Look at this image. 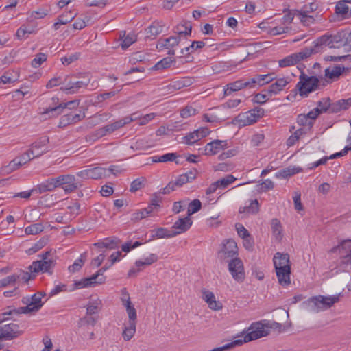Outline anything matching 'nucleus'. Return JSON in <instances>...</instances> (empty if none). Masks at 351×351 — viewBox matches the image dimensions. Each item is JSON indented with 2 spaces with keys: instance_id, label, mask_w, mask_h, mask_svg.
Segmentation results:
<instances>
[{
  "instance_id": "f257e3e1",
  "label": "nucleus",
  "mask_w": 351,
  "mask_h": 351,
  "mask_svg": "<svg viewBox=\"0 0 351 351\" xmlns=\"http://www.w3.org/2000/svg\"><path fill=\"white\" fill-rule=\"evenodd\" d=\"M278 282L285 286L290 284L291 263L288 254L277 252L273 258Z\"/></svg>"
},
{
  "instance_id": "f03ea898",
  "label": "nucleus",
  "mask_w": 351,
  "mask_h": 351,
  "mask_svg": "<svg viewBox=\"0 0 351 351\" xmlns=\"http://www.w3.org/2000/svg\"><path fill=\"white\" fill-rule=\"evenodd\" d=\"M45 295L44 292H37L32 295L31 298H24L23 299V304H26L27 306L19 308H12L8 306L7 310L3 314L5 317V315H19L23 313H29L32 312H37L43 306V302L42 298Z\"/></svg>"
},
{
  "instance_id": "7ed1b4c3",
  "label": "nucleus",
  "mask_w": 351,
  "mask_h": 351,
  "mask_svg": "<svg viewBox=\"0 0 351 351\" xmlns=\"http://www.w3.org/2000/svg\"><path fill=\"white\" fill-rule=\"evenodd\" d=\"M319 86V80L317 77L309 76L301 72L299 82L296 84V88L301 97H307L311 93L317 90Z\"/></svg>"
},
{
  "instance_id": "20e7f679",
  "label": "nucleus",
  "mask_w": 351,
  "mask_h": 351,
  "mask_svg": "<svg viewBox=\"0 0 351 351\" xmlns=\"http://www.w3.org/2000/svg\"><path fill=\"white\" fill-rule=\"evenodd\" d=\"M341 293L334 295H317L308 300V304L312 311L315 312L325 311L330 308L340 300Z\"/></svg>"
},
{
  "instance_id": "39448f33",
  "label": "nucleus",
  "mask_w": 351,
  "mask_h": 351,
  "mask_svg": "<svg viewBox=\"0 0 351 351\" xmlns=\"http://www.w3.org/2000/svg\"><path fill=\"white\" fill-rule=\"evenodd\" d=\"M38 147L40 148L41 145L39 143H32L31 145V148L23 153L21 156L16 157L14 158L8 165V167L12 171H14L18 169L20 167L23 165L27 163L34 158H38L42 156L43 154L47 152V150L45 149L40 152H36L35 151V148Z\"/></svg>"
},
{
  "instance_id": "423d86ee",
  "label": "nucleus",
  "mask_w": 351,
  "mask_h": 351,
  "mask_svg": "<svg viewBox=\"0 0 351 351\" xmlns=\"http://www.w3.org/2000/svg\"><path fill=\"white\" fill-rule=\"evenodd\" d=\"M269 328L270 327L267 324H263L260 322L253 323L249 327L247 333L245 335L243 338L237 339V341H241V345H242L243 343L250 342L261 337H265L269 332Z\"/></svg>"
},
{
  "instance_id": "0eeeda50",
  "label": "nucleus",
  "mask_w": 351,
  "mask_h": 351,
  "mask_svg": "<svg viewBox=\"0 0 351 351\" xmlns=\"http://www.w3.org/2000/svg\"><path fill=\"white\" fill-rule=\"evenodd\" d=\"M2 313L0 315V339L10 340L17 337L21 334L19 330V326L14 323L3 324L8 317V315L3 316ZM2 349V345L0 344V350Z\"/></svg>"
},
{
  "instance_id": "6e6552de",
  "label": "nucleus",
  "mask_w": 351,
  "mask_h": 351,
  "mask_svg": "<svg viewBox=\"0 0 351 351\" xmlns=\"http://www.w3.org/2000/svg\"><path fill=\"white\" fill-rule=\"evenodd\" d=\"M226 262L228 263V271L232 278L238 282H243L245 274L242 260L238 256H236L230 260H227Z\"/></svg>"
},
{
  "instance_id": "1a4fd4ad",
  "label": "nucleus",
  "mask_w": 351,
  "mask_h": 351,
  "mask_svg": "<svg viewBox=\"0 0 351 351\" xmlns=\"http://www.w3.org/2000/svg\"><path fill=\"white\" fill-rule=\"evenodd\" d=\"M264 115V110L261 108H255L252 110L239 114L237 121L240 126H246L256 123Z\"/></svg>"
},
{
  "instance_id": "9d476101",
  "label": "nucleus",
  "mask_w": 351,
  "mask_h": 351,
  "mask_svg": "<svg viewBox=\"0 0 351 351\" xmlns=\"http://www.w3.org/2000/svg\"><path fill=\"white\" fill-rule=\"evenodd\" d=\"M313 53V50L310 49H305L300 52L292 53L283 59L278 61L280 67L284 68L291 66L296 64L300 61L306 58Z\"/></svg>"
},
{
  "instance_id": "9b49d317",
  "label": "nucleus",
  "mask_w": 351,
  "mask_h": 351,
  "mask_svg": "<svg viewBox=\"0 0 351 351\" xmlns=\"http://www.w3.org/2000/svg\"><path fill=\"white\" fill-rule=\"evenodd\" d=\"M229 147L226 140H214L204 146L202 153L206 156H213Z\"/></svg>"
},
{
  "instance_id": "f8f14e48",
  "label": "nucleus",
  "mask_w": 351,
  "mask_h": 351,
  "mask_svg": "<svg viewBox=\"0 0 351 351\" xmlns=\"http://www.w3.org/2000/svg\"><path fill=\"white\" fill-rule=\"evenodd\" d=\"M80 101L78 100H73L69 101L68 102H62L58 106H53V107H48L45 109V110L43 112V114H48L49 113H52L53 116H58V114H61L63 109L65 108H69V109H73L77 108L79 106Z\"/></svg>"
},
{
  "instance_id": "ddd939ff",
  "label": "nucleus",
  "mask_w": 351,
  "mask_h": 351,
  "mask_svg": "<svg viewBox=\"0 0 351 351\" xmlns=\"http://www.w3.org/2000/svg\"><path fill=\"white\" fill-rule=\"evenodd\" d=\"M219 254L221 258L226 261L237 256L238 248L237 243L232 239L226 241L223 243V247Z\"/></svg>"
},
{
  "instance_id": "4468645a",
  "label": "nucleus",
  "mask_w": 351,
  "mask_h": 351,
  "mask_svg": "<svg viewBox=\"0 0 351 351\" xmlns=\"http://www.w3.org/2000/svg\"><path fill=\"white\" fill-rule=\"evenodd\" d=\"M56 178H49L32 189V191L39 194L52 191L59 187Z\"/></svg>"
},
{
  "instance_id": "2eb2a0df",
  "label": "nucleus",
  "mask_w": 351,
  "mask_h": 351,
  "mask_svg": "<svg viewBox=\"0 0 351 351\" xmlns=\"http://www.w3.org/2000/svg\"><path fill=\"white\" fill-rule=\"evenodd\" d=\"M339 36L337 35H324L316 40L315 46H325L329 48L339 47L341 44Z\"/></svg>"
},
{
  "instance_id": "dca6fc26",
  "label": "nucleus",
  "mask_w": 351,
  "mask_h": 351,
  "mask_svg": "<svg viewBox=\"0 0 351 351\" xmlns=\"http://www.w3.org/2000/svg\"><path fill=\"white\" fill-rule=\"evenodd\" d=\"M54 266V262L53 260L47 261H34L31 265L29 266L28 269L29 272L38 273L42 272H50L51 269Z\"/></svg>"
},
{
  "instance_id": "f3484780",
  "label": "nucleus",
  "mask_w": 351,
  "mask_h": 351,
  "mask_svg": "<svg viewBox=\"0 0 351 351\" xmlns=\"http://www.w3.org/2000/svg\"><path fill=\"white\" fill-rule=\"evenodd\" d=\"M85 118V113L81 111L79 113L70 112L62 116L60 119L59 125L66 127L70 124L76 123Z\"/></svg>"
},
{
  "instance_id": "a211bd4d",
  "label": "nucleus",
  "mask_w": 351,
  "mask_h": 351,
  "mask_svg": "<svg viewBox=\"0 0 351 351\" xmlns=\"http://www.w3.org/2000/svg\"><path fill=\"white\" fill-rule=\"evenodd\" d=\"M274 83L271 84L269 87V92L271 95H277L280 91L283 90L285 87L292 81V79L289 76L282 77L276 78Z\"/></svg>"
},
{
  "instance_id": "6ab92c4d",
  "label": "nucleus",
  "mask_w": 351,
  "mask_h": 351,
  "mask_svg": "<svg viewBox=\"0 0 351 351\" xmlns=\"http://www.w3.org/2000/svg\"><path fill=\"white\" fill-rule=\"evenodd\" d=\"M106 277H101L96 280V276H91L89 278H85L80 280L75 281L74 288L80 289L85 287H93L96 285L102 284L105 282Z\"/></svg>"
},
{
  "instance_id": "aec40b11",
  "label": "nucleus",
  "mask_w": 351,
  "mask_h": 351,
  "mask_svg": "<svg viewBox=\"0 0 351 351\" xmlns=\"http://www.w3.org/2000/svg\"><path fill=\"white\" fill-rule=\"evenodd\" d=\"M176 45V37L170 36L167 38L158 40L156 48L159 51L167 50L168 54H174V46Z\"/></svg>"
},
{
  "instance_id": "412c9836",
  "label": "nucleus",
  "mask_w": 351,
  "mask_h": 351,
  "mask_svg": "<svg viewBox=\"0 0 351 351\" xmlns=\"http://www.w3.org/2000/svg\"><path fill=\"white\" fill-rule=\"evenodd\" d=\"M202 298L212 310L219 311L223 307L222 304L216 300L215 294L208 290L202 291Z\"/></svg>"
},
{
  "instance_id": "4be33fe9",
  "label": "nucleus",
  "mask_w": 351,
  "mask_h": 351,
  "mask_svg": "<svg viewBox=\"0 0 351 351\" xmlns=\"http://www.w3.org/2000/svg\"><path fill=\"white\" fill-rule=\"evenodd\" d=\"M163 25L158 21H154L145 29V38L153 40L162 32Z\"/></svg>"
},
{
  "instance_id": "5701e85b",
  "label": "nucleus",
  "mask_w": 351,
  "mask_h": 351,
  "mask_svg": "<svg viewBox=\"0 0 351 351\" xmlns=\"http://www.w3.org/2000/svg\"><path fill=\"white\" fill-rule=\"evenodd\" d=\"M259 211V204L257 199L246 202L245 206L239 208V213L245 215H254Z\"/></svg>"
},
{
  "instance_id": "b1692460",
  "label": "nucleus",
  "mask_w": 351,
  "mask_h": 351,
  "mask_svg": "<svg viewBox=\"0 0 351 351\" xmlns=\"http://www.w3.org/2000/svg\"><path fill=\"white\" fill-rule=\"evenodd\" d=\"M250 88L248 80H240L227 84L225 89V94L228 95L232 92L239 90L244 88Z\"/></svg>"
},
{
  "instance_id": "393cba45",
  "label": "nucleus",
  "mask_w": 351,
  "mask_h": 351,
  "mask_svg": "<svg viewBox=\"0 0 351 351\" xmlns=\"http://www.w3.org/2000/svg\"><path fill=\"white\" fill-rule=\"evenodd\" d=\"M193 224L192 219L187 215L186 217H180L177 220V234L187 231Z\"/></svg>"
},
{
  "instance_id": "a878e982",
  "label": "nucleus",
  "mask_w": 351,
  "mask_h": 351,
  "mask_svg": "<svg viewBox=\"0 0 351 351\" xmlns=\"http://www.w3.org/2000/svg\"><path fill=\"white\" fill-rule=\"evenodd\" d=\"M113 132L112 131V129L109 124L99 128L98 130H95L93 133L90 134L88 136H86L87 141H96L99 139V138H101L104 136H106L108 134H110Z\"/></svg>"
},
{
  "instance_id": "bb28decb",
  "label": "nucleus",
  "mask_w": 351,
  "mask_h": 351,
  "mask_svg": "<svg viewBox=\"0 0 351 351\" xmlns=\"http://www.w3.org/2000/svg\"><path fill=\"white\" fill-rule=\"evenodd\" d=\"M335 13L343 19H349L351 17V8L346 5L345 0L341 1L335 6Z\"/></svg>"
},
{
  "instance_id": "cd10ccee",
  "label": "nucleus",
  "mask_w": 351,
  "mask_h": 351,
  "mask_svg": "<svg viewBox=\"0 0 351 351\" xmlns=\"http://www.w3.org/2000/svg\"><path fill=\"white\" fill-rule=\"evenodd\" d=\"M302 171L299 167H289L276 173V178H287Z\"/></svg>"
},
{
  "instance_id": "c85d7f7f",
  "label": "nucleus",
  "mask_w": 351,
  "mask_h": 351,
  "mask_svg": "<svg viewBox=\"0 0 351 351\" xmlns=\"http://www.w3.org/2000/svg\"><path fill=\"white\" fill-rule=\"evenodd\" d=\"M101 308V301L99 299L90 301L86 306V315H93L98 313Z\"/></svg>"
},
{
  "instance_id": "c756f323",
  "label": "nucleus",
  "mask_w": 351,
  "mask_h": 351,
  "mask_svg": "<svg viewBox=\"0 0 351 351\" xmlns=\"http://www.w3.org/2000/svg\"><path fill=\"white\" fill-rule=\"evenodd\" d=\"M87 254L86 252L82 253L80 256L77 258L72 265L69 267L70 272L75 273L79 271L84 265L86 260Z\"/></svg>"
},
{
  "instance_id": "7c9ffc66",
  "label": "nucleus",
  "mask_w": 351,
  "mask_h": 351,
  "mask_svg": "<svg viewBox=\"0 0 351 351\" xmlns=\"http://www.w3.org/2000/svg\"><path fill=\"white\" fill-rule=\"evenodd\" d=\"M90 82V80L87 81H77L73 82V86L69 88H61V90L69 94H74L77 93L80 88L86 87Z\"/></svg>"
},
{
  "instance_id": "2f4dec72",
  "label": "nucleus",
  "mask_w": 351,
  "mask_h": 351,
  "mask_svg": "<svg viewBox=\"0 0 351 351\" xmlns=\"http://www.w3.org/2000/svg\"><path fill=\"white\" fill-rule=\"evenodd\" d=\"M136 332V323L128 322V325L125 326L122 336L125 341H130Z\"/></svg>"
},
{
  "instance_id": "473e14b6",
  "label": "nucleus",
  "mask_w": 351,
  "mask_h": 351,
  "mask_svg": "<svg viewBox=\"0 0 351 351\" xmlns=\"http://www.w3.org/2000/svg\"><path fill=\"white\" fill-rule=\"evenodd\" d=\"M192 26L189 22H184L182 24L177 25V35L181 36H190Z\"/></svg>"
},
{
  "instance_id": "72a5a7b5",
  "label": "nucleus",
  "mask_w": 351,
  "mask_h": 351,
  "mask_svg": "<svg viewBox=\"0 0 351 351\" xmlns=\"http://www.w3.org/2000/svg\"><path fill=\"white\" fill-rule=\"evenodd\" d=\"M271 230L274 237L276 240H281L282 237V226L280 221L277 219H274L271 221Z\"/></svg>"
},
{
  "instance_id": "f704fd0d",
  "label": "nucleus",
  "mask_w": 351,
  "mask_h": 351,
  "mask_svg": "<svg viewBox=\"0 0 351 351\" xmlns=\"http://www.w3.org/2000/svg\"><path fill=\"white\" fill-rule=\"evenodd\" d=\"M120 38H121V47L122 49H127L132 44H133L136 40V36L134 33H129L128 34L125 35V32L123 33V36H120Z\"/></svg>"
},
{
  "instance_id": "c9c22d12",
  "label": "nucleus",
  "mask_w": 351,
  "mask_h": 351,
  "mask_svg": "<svg viewBox=\"0 0 351 351\" xmlns=\"http://www.w3.org/2000/svg\"><path fill=\"white\" fill-rule=\"evenodd\" d=\"M345 67L340 65L335 66L332 68L326 69V76L328 78L332 79L338 77L344 71Z\"/></svg>"
},
{
  "instance_id": "e433bc0d",
  "label": "nucleus",
  "mask_w": 351,
  "mask_h": 351,
  "mask_svg": "<svg viewBox=\"0 0 351 351\" xmlns=\"http://www.w3.org/2000/svg\"><path fill=\"white\" fill-rule=\"evenodd\" d=\"M90 178L98 180L105 178V173L107 172L106 168L101 167H95L89 168Z\"/></svg>"
},
{
  "instance_id": "4c0bfd02",
  "label": "nucleus",
  "mask_w": 351,
  "mask_h": 351,
  "mask_svg": "<svg viewBox=\"0 0 351 351\" xmlns=\"http://www.w3.org/2000/svg\"><path fill=\"white\" fill-rule=\"evenodd\" d=\"M195 177L196 173L191 171L180 175L177 178V186H182L189 182H191L194 180Z\"/></svg>"
},
{
  "instance_id": "58836bf2",
  "label": "nucleus",
  "mask_w": 351,
  "mask_h": 351,
  "mask_svg": "<svg viewBox=\"0 0 351 351\" xmlns=\"http://www.w3.org/2000/svg\"><path fill=\"white\" fill-rule=\"evenodd\" d=\"M175 226H172L171 230L160 228L155 230L154 236L158 238L171 237L176 235Z\"/></svg>"
},
{
  "instance_id": "ea45409f",
  "label": "nucleus",
  "mask_w": 351,
  "mask_h": 351,
  "mask_svg": "<svg viewBox=\"0 0 351 351\" xmlns=\"http://www.w3.org/2000/svg\"><path fill=\"white\" fill-rule=\"evenodd\" d=\"M237 178L232 175H226L225 177L217 180L219 189H225L232 184Z\"/></svg>"
},
{
  "instance_id": "a19ab883",
  "label": "nucleus",
  "mask_w": 351,
  "mask_h": 351,
  "mask_svg": "<svg viewBox=\"0 0 351 351\" xmlns=\"http://www.w3.org/2000/svg\"><path fill=\"white\" fill-rule=\"evenodd\" d=\"M20 276L12 274L0 280V288H4L8 286H14L16 282L19 279Z\"/></svg>"
},
{
  "instance_id": "79ce46f5",
  "label": "nucleus",
  "mask_w": 351,
  "mask_h": 351,
  "mask_svg": "<svg viewBox=\"0 0 351 351\" xmlns=\"http://www.w3.org/2000/svg\"><path fill=\"white\" fill-rule=\"evenodd\" d=\"M44 226L40 223L32 224L25 229V232L26 234H32L35 235L43 231Z\"/></svg>"
},
{
  "instance_id": "37998d69",
  "label": "nucleus",
  "mask_w": 351,
  "mask_h": 351,
  "mask_svg": "<svg viewBox=\"0 0 351 351\" xmlns=\"http://www.w3.org/2000/svg\"><path fill=\"white\" fill-rule=\"evenodd\" d=\"M193 59L191 53L186 52L184 48L181 49V55L177 57V64L180 65L184 64V63L192 62Z\"/></svg>"
},
{
  "instance_id": "c03bdc74",
  "label": "nucleus",
  "mask_w": 351,
  "mask_h": 351,
  "mask_svg": "<svg viewBox=\"0 0 351 351\" xmlns=\"http://www.w3.org/2000/svg\"><path fill=\"white\" fill-rule=\"evenodd\" d=\"M304 134L303 129L300 128L298 129L294 133L291 135L288 139L287 140V145L288 147H291L295 144L296 142L298 141L300 136Z\"/></svg>"
},
{
  "instance_id": "a18cd8bd",
  "label": "nucleus",
  "mask_w": 351,
  "mask_h": 351,
  "mask_svg": "<svg viewBox=\"0 0 351 351\" xmlns=\"http://www.w3.org/2000/svg\"><path fill=\"white\" fill-rule=\"evenodd\" d=\"M198 141V136H197L195 132L193 131L182 137L180 142L186 145H193Z\"/></svg>"
},
{
  "instance_id": "49530a36",
  "label": "nucleus",
  "mask_w": 351,
  "mask_h": 351,
  "mask_svg": "<svg viewBox=\"0 0 351 351\" xmlns=\"http://www.w3.org/2000/svg\"><path fill=\"white\" fill-rule=\"evenodd\" d=\"M59 186L65 184H76L75 178L73 175L67 174L56 177Z\"/></svg>"
},
{
  "instance_id": "de8ad7c7",
  "label": "nucleus",
  "mask_w": 351,
  "mask_h": 351,
  "mask_svg": "<svg viewBox=\"0 0 351 351\" xmlns=\"http://www.w3.org/2000/svg\"><path fill=\"white\" fill-rule=\"evenodd\" d=\"M290 29V27L283 26L282 25H280L279 26L270 28L268 31V33L271 36H278L287 33Z\"/></svg>"
},
{
  "instance_id": "09e8293b",
  "label": "nucleus",
  "mask_w": 351,
  "mask_h": 351,
  "mask_svg": "<svg viewBox=\"0 0 351 351\" xmlns=\"http://www.w3.org/2000/svg\"><path fill=\"white\" fill-rule=\"evenodd\" d=\"M202 203L199 199H194L189 203L187 210V215L191 217V215L197 213L201 209Z\"/></svg>"
},
{
  "instance_id": "8fccbe9b",
  "label": "nucleus",
  "mask_w": 351,
  "mask_h": 351,
  "mask_svg": "<svg viewBox=\"0 0 351 351\" xmlns=\"http://www.w3.org/2000/svg\"><path fill=\"white\" fill-rule=\"evenodd\" d=\"M295 15H297V11H288L287 13L285 14V15L281 19V25H282L283 26L289 27V25L293 22V20Z\"/></svg>"
},
{
  "instance_id": "3c124183",
  "label": "nucleus",
  "mask_w": 351,
  "mask_h": 351,
  "mask_svg": "<svg viewBox=\"0 0 351 351\" xmlns=\"http://www.w3.org/2000/svg\"><path fill=\"white\" fill-rule=\"evenodd\" d=\"M297 16H298L300 22L306 26L313 23L315 21L313 16L308 15L307 13H304V12L297 11Z\"/></svg>"
},
{
  "instance_id": "603ef678",
  "label": "nucleus",
  "mask_w": 351,
  "mask_h": 351,
  "mask_svg": "<svg viewBox=\"0 0 351 351\" xmlns=\"http://www.w3.org/2000/svg\"><path fill=\"white\" fill-rule=\"evenodd\" d=\"M47 56L45 53H38L35 56V58L32 60L31 65L34 68H38L47 60Z\"/></svg>"
},
{
  "instance_id": "864d4df0",
  "label": "nucleus",
  "mask_w": 351,
  "mask_h": 351,
  "mask_svg": "<svg viewBox=\"0 0 351 351\" xmlns=\"http://www.w3.org/2000/svg\"><path fill=\"white\" fill-rule=\"evenodd\" d=\"M158 260V257L154 254H151L149 256L146 257L144 261H136L135 264L136 266L139 267L141 266L149 265L152 263L156 262Z\"/></svg>"
},
{
  "instance_id": "5fc2aeb1",
  "label": "nucleus",
  "mask_w": 351,
  "mask_h": 351,
  "mask_svg": "<svg viewBox=\"0 0 351 351\" xmlns=\"http://www.w3.org/2000/svg\"><path fill=\"white\" fill-rule=\"evenodd\" d=\"M80 210V204L78 202H74L67 207L66 214H69V217L71 218H75L79 215Z\"/></svg>"
},
{
  "instance_id": "6e6d98bb",
  "label": "nucleus",
  "mask_w": 351,
  "mask_h": 351,
  "mask_svg": "<svg viewBox=\"0 0 351 351\" xmlns=\"http://www.w3.org/2000/svg\"><path fill=\"white\" fill-rule=\"evenodd\" d=\"M263 93H258L254 97V101L258 104H264L273 95L269 92V88L263 90Z\"/></svg>"
},
{
  "instance_id": "4d7b16f0",
  "label": "nucleus",
  "mask_w": 351,
  "mask_h": 351,
  "mask_svg": "<svg viewBox=\"0 0 351 351\" xmlns=\"http://www.w3.org/2000/svg\"><path fill=\"white\" fill-rule=\"evenodd\" d=\"M297 123L303 127L310 129L313 126L311 119H309L305 114H300L297 117Z\"/></svg>"
},
{
  "instance_id": "13d9d810",
  "label": "nucleus",
  "mask_w": 351,
  "mask_h": 351,
  "mask_svg": "<svg viewBox=\"0 0 351 351\" xmlns=\"http://www.w3.org/2000/svg\"><path fill=\"white\" fill-rule=\"evenodd\" d=\"M173 62V60L171 59V58H165L160 61L158 62L154 66L153 69L154 70H160L169 68L171 63Z\"/></svg>"
},
{
  "instance_id": "bf43d9fd",
  "label": "nucleus",
  "mask_w": 351,
  "mask_h": 351,
  "mask_svg": "<svg viewBox=\"0 0 351 351\" xmlns=\"http://www.w3.org/2000/svg\"><path fill=\"white\" fill-rule=\"evenodd\" d=\"M193 82V80L189 77H178L177 79V89H181L184 87L191 86Z\"/></svg>"
},
{
  "instance_id": "052dcab7",
  "label": "nucleus",
  "mask_w": 351,
  "mask_h": 351,
  "mask_svg": "<svg viewBox=\"0 0 351 351\" xmlns=\"http://www.w3.org/2000/svg\"><path fill=\"white\" fill-rule=\"evenodd\" d=\"M330 107V99L328 98H324L318 101L317 106L315 108L319 110L320 114L328 111Z\"/></svg>"
},
{
  "instance_id": "680f3d73",
  "label": "nucleus",
  "mask_w": 351,
  "mask_h": 351,
  "mask_svg": "<svg viewBox=\"0 0 351 351\" xmlns=\"http://www.w3.org/2000/svg\"><path fill=\"white\" fill-rule=\"evenodd\" d=\"M319 6V3L317 1H313L312 2H309L306 3L303 7V10L304 13L309 14L311 12H313L316 11Z\"/></svg>"
},
{
  "instance_id": "e2e57ef3",
  "label": "nucleus",
  "mask_w": 351,
  "mask_h": 351,
  "mask_svg": "<svg viewBox=\"0 0 351 351\" xmlns=\"http://www.w3.org/2000/svg\"><path fill=\"white\" fill-rule=\"evenodd\" d=\"M67 82V77L64 78V80L63 81L61 78V77H55L53 78H51L47 84L46 87L47 88H51L53 87L57 86L59 84H64Z\"/></svg>"
},
{
  "instance_id": "0e129e2a",
  "label": "nucleus",
  "mask_w": 351,
  "mask_h": 351,
  "mask_svg": "<svg viewBox=\"0 0 351 351\" xmlns=\"http://www.w3.org/2000/svg\"><path fill=\"white\" fill-rule=\"evenodd\" d=\"M204 45H205V43L203 41H193L191 43V44L189 46L186 47L184 48V50L186 52L191 53L195 49H201Z\"/></svg>"
},
{
  "instance_id": "69168bd1",
  "label": "nucleus",
  "mask_w": 351,
  "mask_h": 351,
  "mask_svg": "<svg viewBox=\"0 0 351 351\" xmlns=\"http://www.w3.org/2000/svg\"><path fill=\"white\" fill-rule=\"evenodd\" d=\"M196 113V110L191 106H186L180 111V117L183 119H188Z\"/></svg>"
},
{
  "instance_id": "338daca9",
  "label": "nucleus",
  "mask_w": 351,
  "mask_h": 351,
  "mask_svg": "<svg viewBox=\"0 0 351 351\" xmlns=\"http://www.w3.org/2000/svg\"><path fill=\"white\" fill-rule=\"evenodd\" d=\"M248 81L250 83V88H254L256 84H258L259 86H263L265 84L263 75H256L253 78L248 79Z\"/></svg>"
},
{
  "instance_id": "774afa93",
  "label": "nucleus",
  "mask_w": 351,
  "mask_h": 351,
  "mask_svg": "<svg viewBox=\"0 0 351 351\" xmlns=\"http://www.w3.org/2000/svg\"><path fill=\"white\" fill-rule=\"evenodd\" d=\"M337 250L339 251V252H342V251H345V252H349L350 254L346 256L351 257V241H344L341 243V245L337 247Z\"/></svg>"
}]
</instances>
